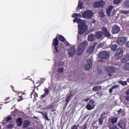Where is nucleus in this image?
<instances>
[{
	"label": "nucleus",
	"mask_w": 129,
	"mask_h": 129,
	"mask_svg": "<svg viewBox=\"0 0 129 129\" xmlns=\"http://www.w3.org/2000/svg\"><path fill=\"white\" fill-rule=\"evenodd\" d=\"M87 41H84L78 46L77 54L78 56H81L82 55V53H83L84 50H85V46H87Z\"/></svg>",
	"instance_id": "f257e3e1"
},
{
	"label": "nucleus",
	"mask_w": 129,
	"mask_h": 129,
	"mask_svg": "<svg viewBox=\"0 0 129 129\" xmlns=\"http://www.w3.org/2000/svg\"><path fill=\"white\" fill-rule=\"evenodd\" d=\"M105 5H106L105 2L103 0H100L94 3L93 4V7L95 9H98V8H102V9H103V8L105 7Z\"/></svg>",
	"instance_id": "f03ea898"
},
{
	"label": "nucleus",
	"mask_w": 129,
	"mask_h": 129,
	"mask_svg": "<svg viewBox=\"0 0 129 129\" xmlns=\"http://www.w3.org/2000/svg\"><path fill=\"white\" fill-rule=\"evenodd\" d=\"M94 13L91 10H86L82 14V17L84 19H92Z\"/></svg>",
	"instance_id": "7ed1b4c3"
},
{
	"label": "nucleus",
	"mask_w": 129,
	"mask_h": 129,
	"mask_svg": "<svg viewBox=\"0 0 129 129\" xmlns=\"http://www.w3.org/2000/svg\"><path fill=\"white\" fill-rule=\"evenodd\" d=\"M87 26L84 24H79L78 25V33L79 35H83L86 31H87Z\"/></svg>",
	"instance_id": "20e7f679"
},
{
	"label": "nucleus",
	"mask_w": 129,
	"mask_h": 129,
	"mask_svg": "<svg viewBox=\"0 0 129 129\" xmlns=\"http://www.w3.org/2000/svg\"><path fill=\"white\" fill-rule=\"evenodd\" d=\"M52 45L54 47L55 53H60V51H59V40L57 37L53 39Z\"/></svg>",
	"instance_id": "39448f33"
},
{
	"label": "nucleus",
	"mask_w": 129,
	"mask_h": 129,
	"mask_svg": "<svg viewBox=\"0 0 129 129\" xmlns=\"http://www.w3.org/2000/svg\"><path fill=\"white\" fill-rule=\"evenodd\" d=\"M98 57L100 58V59L107 60V59L109 58V55H108V52L102 51L98 53Z\"/></svg>",
	"instance_id": "423d86ee"
},
{
	"label": "nucleus",
	"mask_w": 129,
	"mask_h": 129,
	"mask_svg": "<svg viewBox=\"0 0 129 129\" xmlns=\"http://www.w3.org/2000/svg\"><path fill=\"white\" fill-rule=\"evenodd\" d=\"M123 55V50L122 48L119 47L115 53L116 59H120Z\"/></svg>",
	"instance_id": "0eeeda50"
},
{
	"label": "nucleus",
	"mask_w": 129,
	"mask_h": 129,
	"mask_svg": "<svg viewBox=\"0 0 129 129\" xmlns=\"http://www.w3.org/2000/svg\"><path fill=\"white\" fill-rule=\"evenodd\" d=\"M105 70H106L107 72L108 73L109 77H111V76H112V75L111 74L115 72V68H114L113 67H107L105 68Z\"/></svg>",
	"instance_id": "6e6552de"
},
{
	"label": "nucleus",
	"mask_w": 129,
	"mask_h": 129,
	"mask_svg": "<svg viewBox=\"0 0 129 129\" xmlns=\"http://www.w3.org/2000/svg\"><path fill=\"white\" fill-rule=\"evenodd\" d=\"M92 67V60L90 59H88L87 60L86 64L84 65V68L85 70H90V68Z\"/></svg>",
	"instance_id": "1a4fd4ad"
},
{
	"label": "nucleus",
	"mask_w": 129,
	"mask_h": 129,
	"mask_svg": "<svg viewBox=\"0 0 129 129\" xmlns=\"http://www.w3.org/2000/svg\"><path fill=\"white\" fill-rule=\"evenodd\" d=\"M126 40L127 38L125 37H121L117 39L116 43L118 45H123L126 43Z\"/></svg>",
	"instance_id": "9d476101"
},
{
	"label": "nucleus",
	"mask_w": 129,
	"mask_h": 129,
	"mask_svg": "<svg viewBox=\"0 0 129 129\" xmlns=\"http://www.w3.org/2000/svg\"><path fill=\"white\" fill-rule=\"evenodd\" d=\"M101 31L102 34H103V35H104V36H105L106 38L110 37V33H109V32L107 30L106 27H102Z\"/></svg>",
	"instance_id": "9b49d317"
},
{
	"label": "nucleus",
	"mask_w": 129,
	"mask_h": 129,
	"mask_svg": "<svg viewBox=\"0 0 129 129\" xmlns=\"http://www.w3.org/2000/svg\"><path fill=\"white\" fill-rule=\"evenodd\" d=\"M117 125L118 127L121 129H125V127H126V124H125V122L123 120H120L118 122Z\"/></svg>",
	"instance_id": "f8f14e48"
},
{
	"label": "nucleus",
	"mask_w": 129,
	"mask_h": 129,
	"mask_svg": "<svg viewBox=\"0 0 129 129\" xmlns=\"http://www.w3.org/2000/svg\"><path fill=\"white\" fill-rule=\"evenodd\" d=\"M97 45V43L96 42L94 43L93 44L92 46H89L87 50V52L88 54H90L91 53H92L93 51H94V49L95 48V46Z\"/></svg>",
	"instance_id": "ddd939ff"
},
{
	"label": "nucleus",
	"mask_w": 129,
	"mask_h": 129,
	"mask_svg": "<svg viewBox=\"0 0 129 129\" xmlns=\"http://www.w3.org/2000/svg\"><path fill=\"white\" fill-rule=\"evenodd\" d=\"M120 31V28H119L117 25L114 26L112 28V34H117L119 33Z\"/></svg>",
	"instance_id": "4468645a"
},
{
	"label": "nucleus",
	"mask_w": 129,
	"mask_h": 129,
	"mask_svg": "<svg viewBox=\"0 0 129 129\" xmlns=\"http://www.w3.org/2000/svg\"><path fill=\"white\" fill-rule=\"evenodd\" d=\"M76 53V49L74 47H71L69 52V55L70 56V57H74V55H75Z\"/></svg>",
	"instance_id": "2eb2a0df"
},
{
	"label": "nucleus",
	"mask_w": 129,
	"mask_h": 129,
	"mask_svg": "<svg viewBox=\"0 0 129 129\" xmlns=\"http://www.w3.org/2000/svg\"><path fill=\"white\" fill-rule=\"evenodd\" d=\"M113 10V6L109 5L106 10V14L108 17H110V14Z\"/></svg>",
	"instance_id": "dca6fc26"
},
{
	"label": "nucleus",
	"mask_w": 129,
	"mask_h": 129,
	"mask_svg": "<svg viewBox=\"0 0 129 129\" xmlns=\"http://www.w3.org/2000/svg\"><path fill=\"white\" fill-rule=\"evenodd\" d=\"M129 61V54H126L124 55V57L121 58V62L122 63H126Z\"/></svg>",
	"instance_id": "f3484780"
},
{
	"label": "nucleus",
	"mask_w": 129,
	"mask_h": 129,
	"mask_svg": "<svg viewBox=\"0 0 129 129\" xmlns=\"http://www.w3.org/2000/svg\"><path fill=\"white\" fill-rule=\"evenodd\" d=\"M72 96H73V94H72V93H69L66 99V105H68V104L69 102H70V100H71Z\"/></svg>",
	"instance_id": "a211bd4d"
},
{
	"label": "nucleus",
	"mask_w": 129,
	"mask_h": 129,
	"mask_svg": "<svg viewBox=\"0 0 129 129\" xmlns=\"http://www.w3.org/2000/svg\"><path fill=\"white\" fill-rule=\"evenodd\" d=\"M30 124H31V122L28 120H25L23 122V128H27V127H29L30 126Z\"/></svg>",
	"instance_id": "6ab92c4d"
},
{
	"label": "nucleus",
	"mask_w": 129,
	"mask_h": 129,
	"mask_svg": "<svg viewBox=\"0 0 129 129\" xmlns=\"http://www.w3.org/2000/svg\"><path fill=\"white\" fill-rule=\"evenodd\" d=\"M102 35L103 34L101 31H97L95 33V37L97 39H101V38H102Z\"/></svg>",
	"instance_id": "aec40b11"
},
{
	"label": "nucleus",
	"mask_w": 129,
	"mask_h": 129,
	"mask_svg": "<svg viewBox=\"0 0 129 129\" xmlns=\"http://www.w3.org/2000/svg\"><path fill=\"white\" fill-rule=\"evenodd\" d=\"M18 126H21L23 124V118L21 117H19L16 120Z\"/></svg>",
	"instance_id": "412c9836"
},
{
	"label": "nucleus",
	"mask_w": 129,
	"mask_h": 129,
	"mask_svg": "<svg viewBox=\"0 0 129 129\" xmlns=\"http://www.w3.org/2000/svg\"><path fill=\"white\" fill-rule=\"evenodd\" d=\"M56 37L57 38V40L58 39L60 42H64L66 40L65 37L60 34L57 35Z\"/></svg>",
	"instance_id": "4be33fe9"
},
{
	"label": "nucleus",
	"mask_w": 129,
	"mask_h": 129,
	"mask_svg": "<svg viewBox=\"0 0 129 129\" xmlns=\"http://www.w3.org/2000/svg\"><path fill=\"white\" fill-rule=\"evenodd\" d=\"M44 93L41 96V97L42 98H45V97H46V96L48 95V94H49V89H44Z\"/></svg>",
	"instance_id": "5701e85b"
},
{
	"label": "nucleus",
	"mask_w": 129,
	"mask_h": 129,
	"mask_svg": "<svg viewBox=\"0 0 129 129\" xmlns=\"http://www.w3.org/2000/svg\"><path fill=\"white\" fill-rule=\"evenodd\" d=\"M74 23H77V24H81V25L83 23V20L76 17L73 20Z\"/></svg>",
	"instance_id": "b1692460"
},
{
	"label": "nucleus",
	"mask_w": 129,
	"mask_h": 129,
	"mask_svg": "<svg viewBox=\"0 0 129 129\" xmlns=\"http://www.w3.org/2000/svg\"><path fill=\"white\" fill-rule=\"evenodd\" d=\"M88 41H90V42H93V41H94L95 40V36L93 34H90L88 36Z\"/></svg>",
	"instance_id": "393cba45"
},
{
	"label": "nucleus",
	"mask_w": 129,
	"mask_h": 129,
	"mask_svg": "<svg viewBox=\"0 0 129 129\" xmlns=\"http://www.w3.org/2000/svg\"><path fill=\"white\" fill-rule=\"evenodd\" d=\"M101 89H102V87L96 86L93 88V91H99V90H101Z\"/></svg>",
	"instance_id": "a878e982"
},
{
	"label": "nucleus",
	"mask_w": 129,
	"mask_h": 129,
	"mask_svg": "<svg viewBox=\"0 0 129 129\" xmlns=\"http://www.w3.org/2000/svg\"><path fill=\"white\" fill-rule=\"evenodd\" d=\"M118 87V85H117L112 86L111 88H110L109 90V93H112V91L113 89H116V88H117Z\"/></svg>",
	"instance_id": "bb28decb"
},
{
	"label": "nucleus",
	"mask_w": 129,
	"mask_h": 129,
	"mask_svg": "<svg viewBox=\"0 0 129 129\" xmlns=\"http://www.w3.org/2000/svg\"><path fill=\"white\" fill-rule=\"evenodd\" d=\"M95 106H92L90 104H88L86 106V108L88 110H91L92 109H94Z\"/></svg>",
	"instance_id": "cd10ccee"
},
{
	"label": "nucleus",
	"mask_w": 129,
	"mask_h": 129,
	"mask_svg": "<svg viewBox=\"0 0 129 129\" xmlns=\"http://www.w3.org/2000/svg\"><path fill=\"white\" fill-rule=\"evenodd\" d=\"M111 122L112 124L116 123L117 122V117H113L111 119Z\"/></svg>",
	"instance_id": "c85d7f7f"
},
{
	"label": "nucleus",
	"mask_w": 129,
	"mask_h": 129,
	"mask_svg": "<svg viewBox=\"0 0 129 129\" xmlns=\"http://www.w3.org/2000/svg\"><path fill=\"white\" fill-rule=\"evenodd\" d=\"M83 3L80 2V1H79L78 6V8H79V9H81V10H83ZM78 8H77V9Z\"/></svg>",
	"instance_id": "c756f323"
},
{
	"label": "nucleus",
	"mask_w": 129,
	"mask_h": 129,
	"mask_svg": "<svg viewBox=\"0 0 129 129\" xmlns=\"http://www.w3.org/2000/svg\"><path fill=\"white\" fill-rule=\"evenodd\" d=\"M99 16H100V18H104V17H105V15L103 13V10H101L99 12Z\"/></svg>",
	"instance_id": "7c9ffc66"
},
{
	"label": "nucleus",
	"mask_w": 129,
	"mask_h": 129,
	"mask_svg": "<svg viewBox=\"0 0 129 129\" xmlns=\"http://www.w3.org/2000/svg\"><path fill=\"white\" fill-rule=\"evenodd\" d=\"M10 120H12V117H7L6 119H4L3 121V122H4V123H6V122H8V121H10Z\"/></svg>",
	"instance_id": "2f4dec72"
},
{
	"label": "nucleus",
	"mask_w": 129,
	"mask_h": 129,
	"mask_svg": "<svg viewBox=\"0 0 129 129\" xmlns=\"http://www.w3.org/2000/svg\"><path fill=\"white\" fill-rule=\"evenodd\" d=\"M116 49H117V45L116 44H114L111 47L112 51H116Z\"/></svg>",
	"instance_id": "473e14b6"
},
{
	"label": "nucleus",
	"mask_w": 129,
	"mask_h": 129,
	"mask_svg": "<svg viewBox=\"0 0 129 129\" xmlns=\"http://www.w3.org/2000/svg\"><path fill=\"white\" fill-rule=\"evenodd\" d=\"M106 114V112L104 111L102 114H101L100 118L102 119H105V115Z\"/></svg>",
	"instance_id": "72a5a7b5"
},
{
	"label": "nucleus",
	"mask_w": 129,
	"mask_h": 129,
	"mask_svg": "<svg viewBox=\"0 0 129 129\" xmlns=\"http://www.w3.org/2000/svg\"><path fill=\"white\" fill-rule=\"evenodd\" d=\"M118 83L121 84V85L124 86V85H127V82L126 81H122L121 80H120L118 81Z\"/></svg>",
	"instance_id": "f704fd0d"
},
{
	"label": "nucleus",
	"mask_w": 129,
	"mask_h": 129,
	"mask_svg": "<svg viewBox=\"0 0 129 129\" xmlns=\"http://www.w3.org/2000/svg\"><path fill=\"white\" fill-rule=\"evenodd\" d=\"M124 69H125V70H127V71H129V62L126 63L124 64Z\"/></svg>",
	"instance_id": "c9c22d12"
},
{
	"label": "nucleus",
	"mask_w": 129,
	"mask_h": 129,
	"mask_svg": "<svg viewBox=\"0 0 129 129\" xmlns=\"http://www.w3.org/2000/svg\"><path fill=\"white\" fill-rule=\"evenodd\" d=\"M14 126H15V124H9L8 125H7V126H6L7 128H9V129L14 128Z\"/></svg>",
	"instance_id": "e433bc0d"
},
{
	"label": "nucleus",
	"mask_w": 129,
	"mask_h": 129,
	"mask_svg": "<svg viewBox=\"0 0 129 129\" xmlns=\"http://www.w3.org/2000/svg\"><path fill=\"white\" fill-rule=\"evenodd\" d=\"M43 116L44 117L45 119H46V120L50 121V119H49V117H48V113H45L43 114Z\"/></svg>",
	"instance_id": "4c0bfd02"
},
{
	"label": "nucleus",
	"mask_w": 129,
	"mask_h": 129,
	"mask_svg": "<svg viewBox=\"0 0 129 129\" xmlns=\"http://www.w3.org/2000/svg\"><path fill=\"white\" fill-rule=\"evenodd\" d=\"M25 95V94H23L21 96H19V98L18 99V101H22L23 99H24V96Z\"/></svg>",
	"instance_id": "58836bf2"
},
{
	"label": "nucleus",
	"mask_w": 129,
	"mask_h": 129,
	"mask_svg": "<svg viewBox=\"0 0 129 129\" xmlns=\"http://www.w3.org/2000/svg\"><path fill=\"white\" fill-rule=\"evenodd\" d=\"M63 71H64V68H59L57 69L58 73H63Z\"/></svg>",
	"instance_id": "ea45409f"
},
{
	"label": "nucleus",
	"mask_w": 129,
	"mask_h": 129,
	"mask_svg": "<svg viewBox=\"0 0 129 129\" xmlns=\"http://www.w3.org/2000/svg\"><path fill=\"white\" fill-rule=\"evenodd\" d=\"M95 101L93 100V99H91V100H90V101H89V104H90V105H92H92L93 106H94V103H95Z\"/></svg>",
	"instance_id": "a19ab883"
},
{
	"label": "nucleus",
	"mask_w": 129,
	"mask_h": 129,
	"mask_svg": "<svg viewBox=\"0 0 129 129\" xmlns=\"http://www.w3.org/2000/svg\"><path fill=\"white\" fill-rule=\"evenodd\" d=\"M103 120H104L103 119H101V118H99L98 122L100 124V125H102V124L103 123Z\"/></svg>",
	"instance_id": "79ce46f5"
},
{
	"label": "nucleus",
	"mask_w": 129,
	"mask_h": 129,
	"mask_svg": "<svg viewBox=\"0 0 129 129\" xmlns=\"http://www.w3.org/2000/svg\"><path fill=\"white\" fill-rule=\"evenodd\" d=\"M79 126V124L76 125L74 124L73 126H72L71 129H78V127Z\"/></svg>",
	"instance_id": "37998d69"
},
{
	"label": "nucleus",
	"mask_w": 129,
	"mask_h": 129,
	"mask_svg": "<svg viewBox=\"0 0 129 129\" xmlns=\"http://www.w3.org/2000/svg\"><path fill=\"white\" fill-rule=\"evenodd\" d=\"M121 0H114V5H118V4H120Z\"/></svg>",
	"instance_id": "c03bdc74"
},
{
	"label": "nucleus",
	"mask_w": 129,
	"mask_h": 129,
	"mask_svg": "<svg viewBox=\"0 0 129 129\" xmlns=\"http://www.w3.org/2000/svg\"><path fill=\"white\" fill-rule=\"evenodd\" d=\"M125 7H126V8H129V0H127L125 1Z\"/></svg>",
	"instance_id": "a18cd8bd"
},
{
	"label": "nucleus",
	"mask_w": 129,
	"mask_h": 129,
	"mask_svg": "<svg viewBox=\"0 0 129 129\" xmlns=\"http://www.w3.org/2000/svg\"><path fill=\"white\" fill-rule=\"evenodd\" d=\"M35 91V90H33V91L32 92V93H33V95L35 97V98H36V97H38V94L36 92H34Z\"/></svg>",
	"instance_id": "49530a36"
},
{
	"label": "nucleus",
	"mask_w": 129,
	"mask_h": 129,
	"mask_svg": "<svg viewBox=\"0 0 129 129\" xmlns=\"http://www.w3.org/2000/svg\"><path fill=\"white\" fill-rule=\"evenodd\" d=\"M122 13L124 14V15H128V11H122Z\"/></svg>",
	"instance_id": "de8ad7c7"
},
{
	"label": "nucleus",
	"mask_w": 129,
	"mask_h": 129,
	"mask_svg": "<svg viewBox=\"0 0 129 129\" xmlns=\"http://www.w3.org/2000/svg\"><path fill=\"white\" fill-rule=\"evenodd\" d=\"M108 127H109V129H116V126H111L110 125H108Z\"/></svg>",
	"instance_id": "09e8293b"
},
{
	"label": "nucleus",
	"mask_w": 129,
	"mask_h": 129,
	"mask_svg": "<svg viewBox=\"0 0 129 129\" xmlns=\"http://www.w3.org/2000/svg\"><path fill=\"white\" fill-rule=\"evenodd\" d=\"M117 112H118V114H119L122 112V109L120 108L119 110H117Z\"/></svg>",
	"instance_id": "8fccbe9b"
},
{
	"label": "nucleus",
	"mask_w": 129,
	"mask_h": 129,
	"mask_svg": "<svg viewBox=\"0 0 129 129\" xmlns=\"http://www.w3.org/2000/svg\"><path fill=\"white\" fill-rule=\"evenodd\" d=\"M75 17H77V13H74V14L72 15V17H73V18H75Z\"/></svg>",
	"instance_id": "3c124183"
},
{
	"label": "nucleus",
	"mask_w": 129,
	"mask_h": 129,
	"mask_svg": "<svg viewBox=\"0 0 129 129\" xmlns=\"http://www.w3.org/2000/svg\"><path fill=\"white\" fill-rule=\"evenodd\" d=\"M11 87L12 89L13 90V91L16 92V90H14L15 89V87L14 86H13V85H11Z\"/></svg>",
	"instance_id": "603ef678"
},
{
	"label": "nucleus",
	"mask_w": 129,
	"mask_h": 129,
	"mask_svg": "<svg viewBox=\"0 0 129 129\" xmlns=\"http://www.w3.org/2000/svg\"><path fill=\"white\" fill-rule=\"evenodd\" d=\"M125 99L126 100H128L129 101V96H126L125 97Z\"/></svg>",
	"instance_id": "864d4df0"
},
{
	"label": "nucleus",
	"mask_w": 129,
	"mask_h": 129,
	"mask_svg": "<svg viewBox=\"0 0 129 129\" xmlns=\"http://www.w3.org/2000/svg\"><path fill=\"white\" fill-rule=\"evenodd\" d=\"M77 17H79V18H81V17H82V15H81V14H77Z\"/></svg>",
	"instance_id": "5fc2aeb1"
},
{
	"label": "nucleus",
	"mask_w": 129,
	"mask_h": 129,
	"mask_svg": "<svg viewBox=\"0 0 129 129\" xmlns=\"http://www.w3.org/2000/svg\"><path fill=\"white\" fill-rule=\"evenodd\" d=\"M126 94L127 95H129V90H128L126 92Z\"/></svg>",
	"instance_id": "6e6d98bb"
},
{
	"label": "nucleus",
	"mask_w": 129,
	"mask_h": 129,
	"mask_svg": "<svg viewBox=\"0 0 129 129\" xmlns=\"http://www.w3.org/2000/svg\"><path fill=\"white\" fill-rule=\"evenodd\" d=\"M10 99H11V98L10 97H8L7 98H6V100H9Z\"/></svg>",
	"instance_id": "4d7b16f0"
},
{
	"label": "nucleus",
	"mask_w": 129,
	"mask_h": 129,
	"mask_svg": "<svg viewBox=\"0 0 129 129\" xmlns=\"http://www.w3.org/2000/svg\"><path fill=\"white\" fill-rule=\"evenodd\" d=\"M25 95L23 96V99H26V98H27L26 97H25Z\"/></svg>",
	"instance_id": "13d9d810"
},
{
	"label": "nucleus",
	"mask_w": 129,
	"mask_h": 129,
	"mask_svg": "<svg viewBox=\"0 0 129 129\" xmlns=\"http://www.w3.org/2000/svg\"><path fill=\"white\" fill-rule=\"evenodd\" d=\"M88 100H89V99L85 100V101H88Z\"/></svg>",
	"instance_id": "bf43d9fd"
},
{
	"label": "nucleus",
	"mask_w": 129,
	"mask_h": 129,
	"mask_svg": "<svg viewBox=\"0 0 129 129\" xmlns=\"http://www.w3.org/2000/svg\"><path fill=\"white\" fill-rule=\"evenodd\" d=\"M127 82L129 83V79H127Z\"/></svg>",
	"instance_id": "052dcab7"
},
{
	"label": "nucleus",
	"mask_w": 129,
	"mask_h": 129,
	"mask_svg": "<svg viewBox=\"0 0 129 129\" xmlns=\"http://www.w3.org/2000/svg\"><path fill=\"white\" fill-rule=\"evenodd\" d=\"M83 129H86V126H85Z\"/></svg>",
	"instance_id": "680f3d73"
},
{
	"label": "nucleus",
	"mask_w": 129,
	"mask_h": 129,
	"mask_svg": "<svg viewBox=\"0 0 129 129\" xmlns=\"http://www.w3.org/2000/svg\"><path fill=\"white\" fill-rule=\"evenodd\" d=\"M51 111L53 112V111H54V110H52Z\"/></svg>",
	"instance_id": "e2e57ef3"
},
{
	"label": "nucleus",
	"mask_w": 129,
	"mask_h": 129,
	"mask_svg": "<svg viewBox=\"0 0 129 129\" xmlns=\"http://www.w3.org/2000/svg\"><path fill=\"white\" fill-rule=\"evenodd\" d=\"M5 103H8V102H5Z\"/></svg>",
	"instance_id": "0e129e2a"
},
{
	"label": "nucleus",
	"mask_w": 129,
	"mask_h": 129,
	"mask_svg": "<svg viewBox=\"0 0 129 129\" xmlns=\"http://www.w3.org/2000/svg\"><path fill=\"white\" fill-rule=\"evenodd\" d=\"M128 14H129V11H128Z\"/></svg>",
	"instance_id": "69168bd1"
}]
</instances>
